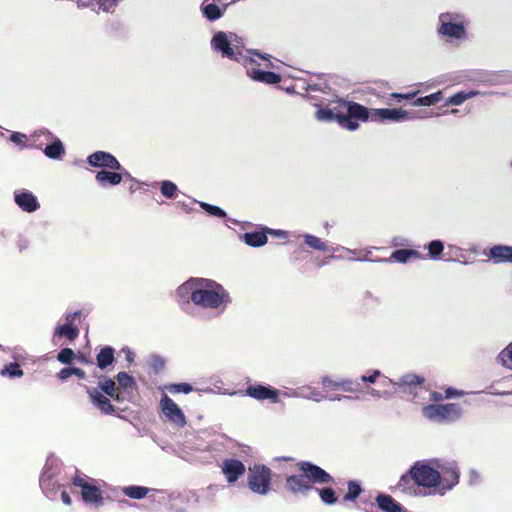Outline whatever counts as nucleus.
<instances>
[{
  "mask_svg": "<svg viewBox=\"0 0 512 512\" xmlns=\"http://www.w3.org/2000/svg\"><path fill=\"white\" fill-rule=\"evenodd\" d=\"M295 468L296 473L287 476L284 483L285 490L293 495L308 496L314 485L334 482L331 474L312 462H297Z\"/></svg>",
  "mask_w": 512,
  "mask_h": 512,
  "instance_id": "nucleus-1",
  "label": "nucleus"
},
{
  "mask_svg": "<svg viewBox=\"0 0 512 512\" xmlns=\"http://www.w3.org/2000/svg\"><path fill=\"white\" fill-rule=\"evenodd\" d=\"M441 473L426 464L424 461H416L410 469L403 474L397 485L401 493L410 496L426 495L421 488L437 489L440 487Z\"/></svg>",
  "mask_w": 512,
  "mask_h": 512,
  "instance_id": "nucleus-2",
  "label": "nucleus"
},
{
  "mask_svg": "<svg viewBox=\"0 0 512 512\" xmlns=\"http://www.w3.org/2000/svg\"><path fill=\"white\" fill-rule=\"evenodd\" d=\"M198 281L194 295L196 306L223 311L231 303L228 291L220 283L207 278H198Z\"/></svg>",
  "mask_w": 512,
  "mask_h": 512,
  "instance_id": "nucleus-3",
  "label": "nucleus"
},
{
  "mask_svg": "<svg viewBox=\"0 0 512 512\" xmlns=\"http://www.w3.org/2000/svg\"><path fill=\"white\" fill-rule=\"evenodd\" d=\"M361 381L364 383H376L379 381V384L383 387H389L392 386V390H378L374 388H368L367 393L374 396V397H384L392 392H412V390L420 386L424 383V378L417 375V374H406L403 375L399 382H393L388 377L382 375V373L379 370H374L373 373L369 376H361Z\"/></svg>",
  "mask_w": 512,
  "mask_h": 512,
  "instance_id": "nucleus-4",
  "label": "nucleus"
},
{
  "mask_svg": "<svg viewBox=\"0 0 512 512\" xmlns=\"http://www.w3.org/2000/svg\"><path fill=\"white\" fill-rule=\"evenodd\" d=\"M425 418L438 423L457 421L462 415V408L457 403L429 404L422 408Z\"/></svg>",
  "mask_w": 512,
  "mask_h": 512,
  "instance_id": "nucleus-5",
  "label": "nucleus"
},
{
  "mask_svg": "<svg viewBox=\"0 0 512 512\" xmlns=\"http://www.w3.org/2000/svg\"><path fill=\"white\" fill-rule=\"evenodd\" d=\"M212 47L221 52L223 57L237 61L244 65V60H248L249 56L243 53V45L233 43L225 32H217L211 41Z\"/></svg>",
  "mask_w": 512,
  "mask_h": 512,
  "instance_id": "nucleus-6",
  "label": "nucleus"
},
{
  "mask_svg": "<svg viewBox=\"0 0 512 512\" xmlns=\"http://www.w3.org/2000/svg\"><path fill=\"white\" fill-rule=\"evenodd\" d=\"M272 471L266 465L255 464L249 468L248 487L257 494L266 495L271 488Z\"/></svg>",
  "mask_w": 512,
  "mask_h": 512,
  "instance_id": "nucleus-7",
  "label": "nucleus"
},
{
  "mask_svg": "<svg viewBox=\"0 0 512 512\" xmlns=\"http://www.w3.org/2000/svg\"><path fill=\"white\" fill-rule=\"evenodd\" d=\"M72 484L81 488V497L85 503L93 504L96 507L103 505L104 498L102 492L96 485L79 476H75L72 479Z\"/></svg>",
  "mask_w": 512,
  "mask_h": 512,
  "instance_id": "nucleus-8",
  "label": "nucleus"
},
{
  "mask_svg": "<svg viewBox=\"0 0 512 512\" xmlns=\"http://www.w3.org/2000/svg\"><path fill=\"white\" fill-rule=\"evenodd\" d=\"M243 66L246 68L248 76L255 81L265 84H277L281 81L279 74L259 69V63L251 57L248 60H244Z\"/></svg>",
  "mask_w": 512,
  "mask_h": 512,
  "instance_id": "nucleus-9",
  "label": "nucleus"
},
{
  "mask_svg": "<svg viewBox=\"0 0 512 512\" xmlns=\"http://www.w3.org/2000/svg\"><path fill=\"white\" fill-rule=\"evenodd\" d=\"M87 163L95 168H102V170H124L117 158L106 151H95L87 157Z\"/></svg>",
  "mask_w": 512,
  "mask_h": 512,
  "instance_id": "nucleus-10",
  "label": "nucleus"
},
{
  "mask_svg": "<svg viewBox=\"0 0 512 512\" xmlns=\"http://www.w3.org/2000/svg\"><path fill=\"white\" fill-rule=\"evenodd\" d=\"M160 408L165 417L178 427L186 425V417L179 406L166 394L160 400Z\"/></svg>",
  "mask_w": 512,
  "mask_h": 512,
  "instance_id": "nucleus-11",
  "label": "nucleus"
},
{
  "mask_svg": "<svg viewBox=\"0 0 512 512\" xmlns=\"http://www.w3.org/2000/svg\"><path fill=\"white\" fill-rule=\"evenodd\" d=\"M441 25L438 29L439 34L461 39L466 36V30L462 23H453L452 15L449 13H442L439 17Z\"/></svg>",
  "mask_w": 512,
  "mask_h": 512,
  "instance_id": "nucleus-12",
  "label": "nucleus"
},
{
  "mask_svg": "<svg viewBox=\"0 0 512 512\" xmlns=\"http://www.w3.org/2000/svg\"><path fill=\"white\" fill-rule=\"evenodd\" d=\"M245 394L256 400H269L271 403L279 402V391L270 386L250 384L245 389Z\"/></svg>",
  "mask_w": 512,
  "mask_h": 512,
  "instance_id": "nucleus-13",
  "label": "nucleus"
},
{
  "mask_svg": "<svg viewBox=\"0 0 512 512\" xmlns=\"http://www.w3.org/2000/svg\"><path fill=\"white\" fill-rule=\"evenodd\" d=\"M346 118L353 124L356 125V130L359 128L358 121L366 122L372 121V110L370 111L367 107L353 101L347 103Z\"/></svg>",
  "mask_w": 512,
  "mask_h": 512,
  "instance_id": "nucleus-14",
  "label": "nucleus"
},
{
  "mask_svg": "<svg viewBox=\"0 0 512 512\" xmlns=\"http://www.w3.org/2000/svg\"><path fill=\"white\" fill-rule=\"evenodd\" d=\"M125 176L128 178L131 177L130 173L125 169L121 171L100 170L96 173L95 180L101 187L116 186L122 182Z\"/></svg>",
  "mask_w": 512,
  "mask_h": 512,
  "instance_id": "nucleus-15",
  "label": "nucleus"
},
{
  "mask_svg": "<svg viewBox=\"0 0 512 512\" xmlns=\"http://www.w3.org/2000/svg\"><path fill=\"white\" fill-rule=\"evenodd\" d=\"M409 113L403 109L381 108L372 109V121H393L398 122L409 119Z\"/></svg>",
  "mask_w": 512,
  "mask_h": 512,
  "instance_id": "nucleus-16",
  "label": "nucleus"
},
{
  "mask_svg": "<svg viewBox=\"0 0 512 512\" xmlns=\"http://www.w3.org/2000/svg\"><path fill=\"white\" fill-rule=\"evenodd\" d=\"M245 465L237 459H225L222 463V473L229 483L236 482L245 474Z\"/></svg>",
  "mask_w": 512,
  "mask_h": 512,
  "instance_id": "nucleus-17",
  "label": "nucleus"
},
{
  "mask_svg": "<svg viewBox=\"0 0 512 512\" xmlns=\"http://www.w3.org/2000/svg\"><path fill=\"white\" fill-rule=\"evenodd\" d=\"M198 282V277H191L177 288L176 297L179 304L194 303Z\"/></svg>",
  "mask_w": 512,
  "mask_h": 512,
  "instance_id": "nucleus-18",
  "label": "nucleus"
},
{
  "mask_svg": "<svg viewBox=\"0 0 512 512\" xmlns=\"http://www.w3.org/2000/svg\"><path fill=\"white\" fill-rule=\"evenodd\" d=\"M349 101L339 99L337 101H334L330 104V107L333 112V116L335 118V121L344 129H347L349 131H355L356 125H353L347 118H346V108L347 103Z\"/></svg>",
  "mask_w": 512,
  "mask_h": 512,
  "instance_id": "nucleus-19",
  "label": "nucleus"
},
{
  "mask_svg": "<svg viewBox=\"0 0 512 512\" xmlns=\"http://www.w3.org/2000/svg\"><path fill=\"white\" fill-rule=\"evenodd\" d=\"M87 393L91 402L103 413L106 415L113 414L116 409L114 405L111 403L109 398L103 395L97 388H87Z\"/></svg>",
  "mask_w": 512,
  "mask_h": 512,
  "instance_id": "nucleus-20",
  "label": "nucleus"
},
{
  "mask_svg": "<svg viewBox=\"0 0 512 512\" xmlns=\"http://www.w3.org/2000/svg\"><path fill=\"white\" fill-rule=\"evenodd\" d=\"M15 203L25 212H34L39 207L40 204L36 198V196L29 191H19L15 193L14 196Z\"/></svg>",
  "mask_w": 512,
  "mask_h": 512,
  "instance_id": "nucleus-21",
  "label": "nucleus"
},
{
  "mask_svg": "<svg viewBox=\"0 0 512 512\" xmlns=\"http://www.w3.org/2000/svg\"><path fill=\"white\" fill-rule=\"evenodd\" d=\"M441 483L438 492L443 494L445 491L452 489L459 482V471L456 467H448L442 469Z\"/></svg>",
  "mask_w": 512,
  "mask_h": 512,
  "instance_id": "nucleus-22",
  "label": "nucleus"
},
{
  "mask_svg": "<svg viewBox=\"0 0 512 512\" xmlns=\"http://www.w3.org/2000/svg\"><path fill=\"white\" fill-rule=\"evenodd\" d=\"M487 256L495 264L509 262L512 263V246L494 245L489 249Z\"/></svg>",
  "mask_w": 512,
  "mask_h": 512,
  "instance_id": "nucleus-23",
  "label": "nucleus"
},
{
  "mask_svg": "<svg viewBox=\"0 0 512 512\" xmlns=\"http://www.w3.org/2000/svg\"><path fill=\"white\" fill-rule=\"evenodd\" d=\"M375 503L382 512H404L403 506L391 495L385 493L378 494Z\"/></svg>",
  "mask_w": 512,
  "mask_h": 512,
  "instance_id": "nucleus-24",
  "label": "nucleus"
},
{
  "mask_svg": "<svg viewBox=\"0 0 512 512\" xmlns=\"http://www.w3.org/2000/svg\"><path fill=\"white\" fill-rule=\"evenodd\" d=\"M423 255L414 249H398L392 252L387 261L393 260L398 263H406L412 259H423Z\"/></svg>",
  "mask_w": 512,
  "mask_h": 512,
  "instance_id": "nucleus-25",
  "label": "nucleus"
},
{
  "mask_svg": "<svg viewBox=\"0 0 512 512\" xmlns=\"http://www.w3.org/2000/svg\"><path fill=\"white\" fill-rule=\"evenodd\" d=\"M116 380L118 382L120 390H123L124 393H130L135 395L137 392V384L135 379L126 372H119L116 375Z\"/></svg>",
  "mask_w": 512,
  "mask_h": 512,
  "instance_id": "nucleus-26",
  "label": "nucleus"
},
{
  "mask_svg": "<svg viewBox=\"0 0 512 512\" xmlns=\"http://www.w3.org/2000/svg\"><path fill=\"white\" fill-rule=\"evenodd\" d=\"M244 242L251 247H261L267 243L265 228L261 231L246 232L243 234Z\"/></svg>",
  "mask_w": 512,
  "mask_h": 512,
  "instance_id": "nucleus-27",
  "label": "nucleus"
},
{
  "mask_svg": "<svg viewBox=\"0 0 512 512\" xmlns=\"http://www.w3.org/2000/svg\"><path fill=\"white\" fill-rule=\"evenodd\" d=\"M114 353L115 350L110 346L102 348L96 356L97 366L102 370L110 366L115 360Z\"/></svg>",
  "mask_w": 512,
  "mask_h": 512,
  "instance_id": "nucleus-28",
  "label": "nucleus"
},
{
  "mask_svg": "<svg viewBox=\"0 0 512 512\" xmlns=\"http://www.w3.org/2000/svg\"><path fill=\"white\" fill-rule=\"evenodd\" d=\"M65 153L64 146L60 139H55L44 149V154L51 159H60Z\"/></svg>",
  "mask_w": 512,
  "mask_h": 512,
  "instance_id": "nucleus-29",
  "label": "nucleus"
},
{
  "mask_svg": "<svg viewBox=\"0 0 512 512\" xmlns=\"http://www.w3.org/2000/svg\"><path fill=\"white\" fill-rule=\"evenodd\" d=\"M54 335L66 337L68 340L73 341L79 336V329L74 325L64 324L55 329Z\"/></svg>",
  "mask_w": 512,
  "mask_h": 512,
  "instance_id": "nucleus-30",
  "label": "nucleus"
},
{
  "mask_svg": "<svg viewBox=\"0 0 512 512\" xmlns=\"http://www.w3.org/2000/svg\"><path fill=\"white\" fill-rule=\"evenodd\" d=\"M443 99V92L437 91L435 93H432L430 95L416 98L412 105L413 106H432L438 103Z\"/></svg>",
  "mask_w": 512,
  "mask_h": 512,
  "instance_id": "nucleus-31",
  "label": "nucleus"
},
{
  "mask_svg": "<svg viewBox=\"0 0 512 512\" xmlns=\"http://www.w3.org/2000/svg\"><path fill=\"white\" fill-rule=\"evenodd\" d=\"M304 241L305 244H307L310 248L314 250L323 252H326L328 250V244L317 236L306 234L304 235Z\"/></svg>",
  "mask_w": 512,
  "mask_h": 512,
  "instance_id": "nucleus-32",
  "label": "nucleus"
},
{
  "mask_svg": "<svg viewBox=\"0 0 512 512\" xmlns=\"http://www.w3.org/2000/svg\"><path fill=\"white\" fill-rule=\"evenodd\" d=\"M347 488H348V491L343 497V501H345V502L355 501L363 491L360 484L355 480H350L347 483Z\"/></svg>",
  "mask_w": 512,
  "mask_h": 512,
  "instance_id": "nucleus-33",
  "label": "nucleus"
},
{
  "mask_svg": "<svg viewBox=\"0 0 512 512\" xmlns=\"http://www.w3.org/2000/svg\"><path fill=\"white\" fill-rule=\"evenodd\" d=\"M478 92H475V91H470V92H464V91H461V92H457L455 93L454 95H452L451 97H449L446 101V105H455V106H458V105H461L462 103H464L467 99L477 95Z\"/></svg>",
  "mask_w": 512,
  "mask_h": 512,
  "instance_id": "nucleus-34",
  "label": "nucleus"
},
{
  "mask_svg": "<svg viewBox=\"0 0 512 512\" xmlns=\"http://www.w3.org/2000/svg\"><path fill=\"white\" fill-rule=\"evenodd\" d=\"M321 501L326 505H333L337 502L335 490L331 487L317 489Z\"/></svg>",
  "mask_w": 512,
  "mask_h": 512,
  "instance_id": "nucleus-35",
  "label": "nucleus"
},
{
  "mask_svg": "<svg viewBox=\"0 0 512 512\" xmlns=\"http://www.w3.org/2000/svg\"><path fill=\"white\" fill-rule=\"evenodd\" d=\"M149 492V489L143 486H128L123 489V493L132 499H142Z\"/></svg>",
  "mask_w": 512,
  "mask_h": 512,
  "instance_id": "nucleus-36",
  "label": "nucleus"
},
{
  "mask_svg": "<svg viewBox=\"0 0 512 512\" xmlns=\"http://www.w3.org/2000/svg\"><path fill=\"white\" fill-rule=\"evenodd\" d=\"M203 15L210 21H215L221 18L222 11L221 9L214 3H210L202 7Z\"/></svg>",
  "mask_w": 512,
  "mask_h": 512,
  "instance_id": "nucleus-37",
  "label": "nucleus"
},
{
  "mask_svg": "<svg viewBox=\"0 0 512 512\" xmlns=\"http://www.w3.org/2000/svg\"><path fill=\"white\" fill-rule=\"evenodd\" d=\"M160 191L164 197L174 199L177 196L178 187L172 181L164 180L161 182Z\"/></svg>",
  "mask_w": 512,
  "mask_h": 512,
  "instance_id": "nucleus-38",
  "label": "nucleus"
},
{
  "mask_svg": "<svg viewBox=\"0 0 512 512\" xmlns=\"http://www.w3.org/2000/svg\"><path fill=\"white\" fill-rule=\"evenodd\" d=\"M427 248L429 258L439 259L444 250V245L440 240H433L428 244Z\"/></svg>",
  "mask_w": 512,
  "mask_h": 512,
  "instance_id": "nucleus-39",
  "label": "nucleus"
},
{
  "mask_svg": "<svg viewBox=\"0 0 512 512\" xmlns=\"http://www.w3.org/2000/svg\"><path fill=\"white\" fill-rule=\"evenodd\" d=\"M340 390L349 393H360L362 389L360 384L351 379H342L340 384Z\"/></svg>",
  "mask_w": 512,
  "mask_h": 512,
  "instance_id": "nucleus-40",
  "label": "nucleus"
},
{
  "mask_svg": "<svg viewBox=\"0 0 512 512\" xmlns=\"http://www.w3.org/2000/svg\"><path fill=\"white\" fill-rule=\"evenodd\" d=\"M1 375H8L11 378L21 377L23 370L18 363H9L1 370Z\"/></svg>",
  "mask_w": 512,
  "mask_h": 512,
  "instance_id": "nucleus-41",
  "label": "nucleus"
},
{
  "mask_svg": "<svg viewBox=\"0 0 512 512\" xmlns=\"http://www.w3.org/2000/svg\"><path fill=\"white\" fill-rule=\"evenodd\" d=\"M498 360L503 366L512 369V343L500 352Z\"/></svg>",
  "mask_w": 512,
  "mask_h": 512,
  "instance_id": "nucleus-42",
  "label": "nucleus"
},
{
  "mask_svg": "<svg viewBox=\"0 0 512 512\" xmlns=\"http://www.w3.org/2000/svg\"><path fill=\"white\" fill-rule=\"evenodd\" d=\"M200 207L211 216H215L218 218L226 217V212L218 206L211 205L205 202H200Z\"/></svg>",
  "mask_w": 512,
  "mask_h": 512,
  "instance_id": "nucleus-43",
  "label": "nucleus"
},
{
  "mask_svg": "<svg viewBox=\"0 0 512 512\" xmlns=\"http://www.w3.org/2000/svg\"><path fill=\"white\" fill-rule=\"evenodd\" d=\"M165 389L172 394L185 393L188 394L193 390V387L188 383L169 384Z\"/></svg>",
  "mask_w": 512,
  "mask_h": 512,
  "instance_id": "nucleus-44",
  "label": "nucleus"
},
{
  "mask_svg": "<svg viewBox=\"0 0 512 512\" xmlns=\"http://www.w3.org/2000/svg\"><path fill=\"white\" fill-rule=\"evenodd\" d=\"M99 10L104 12H113L119 0H92Z\"/></svg>",
  "mask_w": 512,
  "mask_h": 512,
  "instance_id": "nucleus-45",
  "label": "nucleus"
},
{
  "mask_svg": "<svg viewBox=\"0 0 512 512\" xmlns=\"http://www.w3.org/2000/svg\"><path fill=\"white\" fill-rule=\"evenodd\" d=\"M315 117L319 121L332 122L335 121L333 116V112L330 106L325 108H320L316 111Z\"/></svg>",
  "mask_w": 512,
  "mask_h": 512,
  "instance_id": "nucleus-46",
  "label": "nucleus"
},
{
  "mask_svg": "<svg viewBox=\"0 0 512 512\" xmlns=\"http://www.w3.org/2000/svg\"><path fill=\"white\" fill-rule=\"evenodd\" d=\"M99 389L103 391L106 395L113 396V393L118 389L114 380L111 378H106L104 381L99 383Z\"/></svg>",
  "mask_w": 512,
  "mask_h": 512,
  "instance_id": "nucleus-47",
  "label": "nucleus"
},
{
  "mask_svg": "<svg viewBox=\"0 0 512 512\" xmlns=\"http://www.w3.org/2000/svg\"><path fill=\"white\" fill-rule=\"evenodd\" d=\"M75 358V353L71 348H63L57 355L59 362L69 364Z\"/></svg>",
  "mask_w": 512,
  "mask_h": 512,
  "instance_id": "nucleus-48",
  "label": "nucleus"
},
{
  "mask_svg": "<svg viewBox=\"0 0 512 512\" xmlns=\"http://www.w3.org/2000/svg\"><path fill=\"white\" fill-rule=\"evenodd\" d=\"M321 383L324 388L340 390L341 380H333L331 377L325 376L322 378Z\"/></svg>",
  "mask_w": 512,
  "mask_h": 512,
  "instance_id": "nucleus-49",
  "label": "nucleus"
},
{
  "mask_svg": "<svg viewBox=\"0 0 512 512\" xmlns=\"http://www.w3.org/2000/svg\"><path fill=\"white\" fill-rule=\"evenodd\" d=\"M419 91H412V92H408V93H391L390 96L391 98L393 99H396L398 102H400L401 100H412V99H415L416 96L418 95Z\"/></svg>",
  "mask_w": 512,
  "mask_h": 512,
  "instance_id": "nucleus-50",
  "label": "nucleus"
},
{
  "mask_svg": "<svg viewBox=\"0 0 512 512\" xmlns=\"http://www.w3.org/2000/svg\"><path fill=\"white\" fill-rule=\"evenodd\" d=\"M10 140L15 144L24 147V146H26L28 138H27L26 134H23L20 132H13L10 135Z\"/></svg>",
  "mask_w": 512,
  "mask_h": 512,
  "instance_id": "nucleus-51",
  "label": "nucleus"
},
{
  "mask_svg": "<svg viewBox=\"0 0 512 512\" xmlns=\"http://www.w3.org/2000/svg\"><path fill=\"white\" fill-rule=\"evenodd\" d=\"M116 402H123L124 400L132 401L134 395L130 393H124L123 390L117 389L113 396H110Z\"/></svg>",
  "mask_w": 512,
  "mask_h": 512,
  "instance_id": "nucleus-52",
  "label": "nucleus"
},
{
  "mask_svg": "<svg viewBox=\"0 0 512 512\" xmlns=\"http://www.w3.org/2000/svg\"><path fill=\"white\" fill-rule=\"evenodd\" d=\"M265 233H266V236L269 234V235L275 236L284 241H286L288 239V233L284 230H274V229L265 227Z\"/></svg>",
  "mask_w": 512,
  "mask_h": 512,
  "instance_id": "nucleus-53",
  "label": "nucleus"
},
{
  "mask_svg": "<svg viewBox=\"0 0 512 512\" xmlns=\"http://www.w3.org/2000/svg\"><path fill=\"white\" fill-rule=\"evenodd\" d=\"M72 371H73V367H65V368L61 369L58 372L59 379L62 381L67 380L69 377L72 376V373H73Z\"/></svg>",
  "mask_w": 512,
  "mask_h": 512,
  "instance_id": "nucleus-54",
  "label": "nucleus"
},
{
  "mask_svg": "<svg viewBox=\"0 0 512 512\" xmlns=\"http://www.w3.org/2000/svg\"><path fill=\"white\" fill-rule=\"evenodd\" d=\"M461 395H463L462 391H458L452 387L447 388L444 392L445 399H451L453 397H457V396H461Z\"/></svg>",
  "mask_w": 512,
  "mask_h": 512,
  "instance_id": "nucleus-55",
  "label": "nucleus"
},
{
  "mask_svg": "<svg viewBox=\"0 0 512 512\" xmlns=\"http://www.w3.org/2000/svg\"><path fill=\"white\" fill-rule=\"evenodd\" d=\"M81 316V311H76L74 313H71V314H67L66 315V323L65 324H70V325H73L75 320Z\"/></svg>",
  "mask_w": 512,
  "mask_h": 512,
  "instance_id": "nucleus-56",
  "label": "nucleus"
},
{
  "mask_svg": "<svg viewBox=\"0 0 512 512\" xmlns=\"http://www.w3.org/2000/svg\"><path fill=\"white\" fill-rule=\"evenodd\" d=\"M445 399L444 394L434 391L430 394V400L434 402L433 404H438L441 400Z\"/></svg>",
  "mask_w": 512,
  "mask_h": 512,
  "instance_id": "nucleus-57",
  "label": "nucleus"
},
{
  "mask_svg": "<svg viewBox=\"0 0 512 512\" xmlns=\"http://www.w3.org/2000/svg\"><path fill=\"white\" fill-rule=\"evenodd\" d=\"M72 372H73L72 375H75V376H77L80 379H84L86 377L85 371L80 369V368L73 367V371Z\"/></svg>",
  "mask_w": 512,
  "mask_h": 512,
  "instance_id": "nucleus-58",
  "label": "nucleus"
},
{
  "mask_svg": "<svg viewBox=\"0 0 512 512\" xmlns=\"http://www.w3.org/2000/svg\"><path fill=\"white\" fill-rule=\"evenodd\" d=\"M61 500L66 505H70L72 503L71 497H70L69 493L66 491H62Z\"/></svg>",
  "mask_w": 512,
  "mask_h": 512,
  "instance_id": "nucleus-59",
  "label": "nucleus"
},
{
  "mask_svg": "<svg viewBox=\"0 0 512 512\" xmlns=\"http://www.w3.org/2000/svg\"><path fill=\"white\" fill-rule=\"evenodd\" d=\"M229 39L233 42V43H236V44H239V45H243L244 46V43L242 41V38L238 37L236 34H233V33H230V35H228Z\"/></svg>",
  "mask_w": 512,
  "mask_h": 512,
  "instance_id": "nucleus-60",
  "label": "nucleus"
},
{
  "mask_svg": "<svg viewBox=\"0 0 512 512\" xmlns=\"http://www.w3.org/2000/svg\"><path fill=\"white\" fill-rule=\"evenodd\" d=\"M249 53L255 54V55L259 56L260 58H262V59L266 60V61H267L266 67H272V66H273V64H272V62L270 61V59H269V58H267L266 56L261 55L260 53H258V52H256V51H249Z\"/></svg>",
  "mask_w": 512,
  "mask_h": 512,
  "instance_id": "nucleus-61",
  "label": "nucleus"
},
{
  "mask_svg": "<svg viewBox=\"0 0 512 512\" xmlns=\"http://www.w3.org/2000/svg\"><path fill=\"white\" fill-rule=\"evenodd\" d=\"M19 251L22 252L24 249L28 247V242L24 239H21L17 243Z\"/></svg>",
  "mask_w": 512,
  "mask_h": 512,
  "instance_id": "nucleus-62",
  "label": "nucleus"
},
{
  "mask_svg": "<svg viewBox=\"0 0 512 512\" xmlns=\"http://www.w3.org/2000/svg\"><path fill=\"white\" fill-rule=\"evenodd\" d=\"M50 482V477H46L45 475H42L40 478V485L42 488H45L46 485H48Z\"/></svg>",
  "mask_w": 512,
  "mask_h": 512,
  "instance_id": "nucleus-63",
  "label": "nucleus"
},
{
  "mask_svg": "<svg viewBox=\"0 0 512 512\" xmlns=\"http://www.w3.org/2000/svg\"><path fill=\"white\" fill-rule=\"evenodd\" d=\"M127 359H128V361H132V360H133V354H132V352L128 351Z\"/></svg>",
  "mask_w": 512,
  "mask_h": 512,
  "instance_id": "nucleus-64",
  "label": "nucleus"
}]
</instances>
